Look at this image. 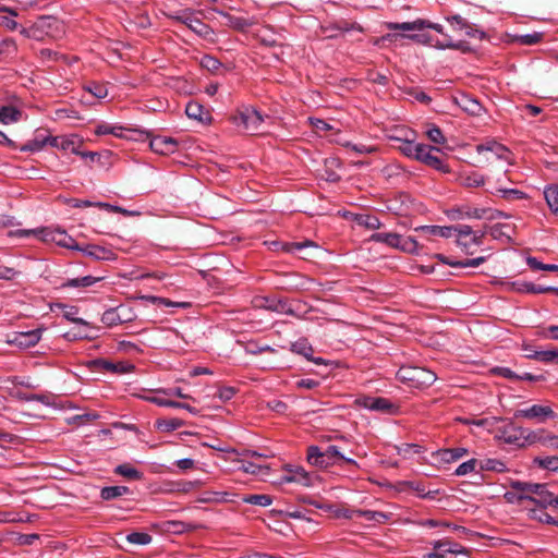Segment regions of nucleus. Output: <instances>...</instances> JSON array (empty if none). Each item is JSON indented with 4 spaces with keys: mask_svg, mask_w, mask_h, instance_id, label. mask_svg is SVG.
<instances>
[{
    "mask_svg": "<svg viewBox=\"0 0 558 558\" xmlns=\"http://www.w3.org/2000/svg\"><path fill=\"white\" fill-rule=\"evenodd\" d=\"M36 235L41 241L47 243H56L57 245L70 250H81V246L75 242V240L69 235L64 230L56 228H41V229H19L15 231H10V236H29Z\"/></svg>",
    "mask_w": 558,
    "mask_h": 558,
    "instance_id": "f257e3e1",
    "label": "nucleus"
},
{
    "mask_svg": "<svg viewBox=\"0 0 558 558\" xmlns=\"http://www.w3.org/2000/svg\"><path fill=\"white\" fill-rule=\"evenodd\" d=\"M397 378L402 383H408L415 388L428 387L436 380V375L423 367L402 366L397 372Z\"/></svg>",
    "mask_w": 558,
    "mask_h": 558,
    "instance_id": "f03ea898",
    "label": "nucleus"
},
{
    "mask_svg": "<svg viewBox=\"0 0 558 558\" xmlns=\"http://www.w3.org/2000/svg\"><path fill=\"white\" fill-rule=\"evenodd\" d=\"M404 37H407L417 44L430 46V47H434V48H437L440 50L453 49V50H460L462 52L471 51L470 46L465 41H463V40L454 41V40H452V38L450 36H445V38H442V39H435L429 34L416 33V34L404 35Z\"/></svg>",
    "mask_w": 558,
    "mask_h": 558,
    "instance_id": "7ed1b4c3",
    "label": "nucleus"
},
{
    "mask_svg": "<svg viewBox=\"0 0 558 558\" xmlns=\"http://www.w3.org/2000/svg\"><path fill=\"white\" fill-rule=\"evenodd\" d=\"M369 240L376 243H384L390 247L398 248L407 253H416L420 248V245L414 238H403L395 232L373 233Z\"/></svg>",
    "mask_w": 558,
    "mask_h": 558,
    "instance_id": "20e7f679",
    "label": "nucleus"
},
{
    "mask_svg": "<svg viewBox=\"0 0 558 558\" xmlns=\"http://www.w3.org/2000/svg\"><path fill=\"white\" fill-rule=\"evenodd\" d=\"M233 122L254 135L260 132L264 117L256 108L245 106L238 110V113L233 117Z\"/></svg>",
    "mask_w": 558,
    "mask_h": 558,
    "instance_id": "39448f33",
    "label": "nucleus"
},
{
    "mask_svg": "<svg viewBox=\"0 0 558 558\" xmlns=\"http://www.w3.org/2000/svg\"><path fill=\"white\" fill-rule=\"evenodd\" d=\"M169 17L185 24L192 32L201 37L207 38L213 34V29L207 24L197 19L194 15V11L191 9L173 12L169 15Z\"/></svg>",
    "mask_w": 558,
    "mask_h": 558,
    "instance_id": "423d86ee",
    "label": "nucleus"
},
{
    "mask_svg": "<svg viewBox=\"0 0 558 558\" xmlns=\"http://www.w3.org/2000/svg\"><path fill=\"white\" fill-rule=\"evenodd\" d=\"M386 27L390 31H403V32H422L425 28H432L436 31L437 33L442 35V38L445 36H448L444 33V26L438 23H432L430 21L417 19L412 22H403V23H393L388 22L385 24Z\"/></svg>",
    "mask_w": 558,
    "mask_h": 558,
    "instance_id": "0eeeda50",
    "label": "nucleus"
},
{
    "mask_svg": "<svg viewBox=\"0 0 558 558\" xmlns=\"http://www.w3.org/2000/svg\"><path fill=\"white\" fill-rule=\"evenodd\" d=\"M514 416L544 423L549 418H556L557 414L549 405L533 404L529 408L518 410Z\"/></svg>",
    "mask_w": 558,
    "mask_h": 558,
    "instance_id": "6e6552de",
    "label": "nucleus"
},
{
    "mask_svg": "<svg viewBox=\"0 0 558 558\" xmlns=\"http://www.w3.org/2000/svg\"><path fill=\"white\" fill-rule=\"evenodd\" d=\"M446 21L450 24L453 31L464 33L468 37L484 39L486 34L478 29L476 25L468 22L466 19L459 14L446 16Z\"/></svg>",
    "mask_w": 558,
    "mask_h": 558,
    "instance_id": "1a4fd4ad",
    "label": "nucleus"
},
{
    "mask_svg": "<svg viewBox=\"0 0 558 558\" xmlns=\"http://www.w3.org/2000/svg\"><path fill=\"white\" fill-rule=\"evenodd\" d=\"M423 150L420 151L417 160L423 162L424 165L438 170L444 173L450 172V169L447 165L444 163L442 159L436 155L440 153L439 148L423 144Z\"/></svg>",
    "mask_w": 558,
    "mask_h": 558,
    "instance_id": "9d476101",
    "label": "nucleus"
},
{
    "mask_svg": "<svg viewBox=\"0 0 558 558\" xmlns=\"http://www.w3.org/2000/svg\"><path fill=\"white\" fill-rule=\"evenodd\" d=\"M41 329L13 332L8 337L7 342L20 349H27L37 344L41 339Z\"/></svg>",
    "mask_w": 558,
    "mask_h": 558,
    "instance_id": "9b49d317",
    "label": "nucleus"
},
{
    "mask_svg": "<svg viewBox=\"0 0 558 558\" xmlns=\"http://www.w3.org/2000/svg\"><path fill=\"white\" fill-rule=\"evenodd\" d=\"M279 483H298L303 486H310L311 476L302 466L288 464L284 466L283 474L280 476Z\"/></svg>",
    "mask_w": 558,
    "mask_h": 558,
    "instance_id": "f8f14e48",
    "label": "nucleus"
},
{
    "mask_svg": "<svg viewBox=\"0 0 558 558\" xmlns=\"http://www.w3.org/2000/svg\"><path fill=\"white\" fill-rule=\"evenodd\" d=\"M526 428L515 426L511 423L500 427L497 432V438L509 445L522 446L523 434Z\"/></svg>",
    "mask_w": 558,
    "mask_h": 558,
    "instance_id": "ddd939ff",
    "label": "nucleus"
},
{
    "mask_svg": "<svg viewBox=\"0 0 558 558\" xmlns=\"http://www.w3.org/2000/svg\"><path fill=\"white\" fill-rule=\"evenodd\" d=\"M556 496L547 489L546 484H534L533 494L531 497V504H534L537 508L545 509L553 507Z\"/></svg>",
    "mask_w": 558,
    "mask_h": 558,
    "instance_id": "4468645a",
    "label": "nucleus"
},
{
    "mask_svg": "<svg viewBox=\"0 0 558 558\" xmlns=\"http://www.w3.org/2000/svg\"><path fill=\"white\" fill-rule=\"evenodd\" d=\"M149 146L157 154L169 155L177 151L178 141L172 137L155 136L150 140Z\"/></svg>",
    "mask_w": 558,
    "mask_h": 558,
    "instance_id": "2eb2a0df",
    "label": "nucleus"
},
{
    "mask_svg": "<svg viewBox=\"0 0 558 558\" xmlns=\"http://www.w3.org/2000/svg\"><path fill=\"white\" fill-rule=\"evenodd\" d=\"M433 547H434L435 551L427 554V556H426L427 558H445L446 553L457 555V554H462L464 551V548L461 545H459L457 543H452L448 539L436 541L433 544Z\"/></svg>",
    "mask_w": 558,
    "mask_h": 558,
    "instance_id": "dca6fc26",
    "label": "nucleus"
},
{
    "mask_svg": "<svg viewBox=\"0 0 558 558\" xmlns=\"http://www.w3.org/2000/svg\"><path fill=\"white\" fill-rule=\"evenodd\" d=\"M478 154L489 153L497 159L509 161L510 151L502 144L496 141H488L476 146Z\"/></svg>",
    "mask_w": 558,
    "mask_h": 558,
    "instance_id": "f3484780",
    "label": "nucleus"
},
{
    "mask_svg": "<svg viewBox=\"0 0 558 558\" xmlns=\"http://www.w3.org/2000/svg\"><path fill=\"white\" fill-rule=\"evenodd\" d=\"M307 462L320 469H327L330 465H337V461L325 457V450L317 446H310L307 449Z\"/></svg>",
    "mask_w": 558,
    "mask_h": 558,
    "instance_id": "a211bd4d",
    "label": "nucleus"
},
{
    "mask_svg": "<svg viewBox=\"0 0 558 558\" xmlns=\"http://www.w3.org/2000/svg\"><path fill=\"white\" fill-rule=\"evenodd\" d=\"M50 136L45 130H37L32 140L20 147L21 151L37 153L50 143Z\"/></svg>",
    "mask_w": 558,
    "mask_h": 558,
    "instance_id": "6ab92c4d",
    "label": "nucleus"
},
{
    "mask_svg": "<svg viewBox=\"0 0 558 558\" xmlns=\"http://www.w3.org/2000/svg\"><path fill=\"white\" fill-rule=\"evenodd\" d=\"M357 404L367 410L378 412H389L392 408L390 401L381 397H362L357 399Z\"/></svg>",
    "mask_w": 558,
    "mask_h": 558,
    "instance_id": "aec40b11",
    "label": "nucleus"
},
{
    "mask_svg": "<svg viewBox=\"0 0 558 558\" xmlns=\"http://www.w3.org/2000/svg\"><path fill=\"white\" fill-rule=\"evenodd\" d=\"M484 214L485 209H477L471 207L452 208L447 211V216L450 220H462L465 218L482 219Z\"/></svg>",
    "mask_w": 558,
    "mask_h": 558,
    "instance_id": "412c9836",
    "label": "nucleus"
},
{
    "mask_svg": "<svg viewBox=\"0 0 558 558\" xmlns=\"http://www.w3.org/2000/svg\"><path fill=\"white\" fill-rule=\"evenodd\" d=\"M75 136H50L49 146L61 150H71L73 154H81V150L75 146Z\"/></svg>",
    "mask_w": 558,
    "mask_h": 558,
    "instance_id": "4be33fe9",
    "label": "nucleus"
},
{
    "mask_svg": "<svg viewBox=\"0 0 558 558\" xmlns=\"http://www.w3.org/2000/svg\"><path fill=\"white\" fill-rule=\"evenodd\" d=\"M468 449L463 447L440 449L436 452V457L440 462L452 463L468 454Z\"/></svg>",
    "mask_w": 558,
    "mask_h": 558,
    "instance_id": "5701e85b",
    "label": "nucleus"
},
{
    "mask_svg": "<svg viewBox=\"0 0 558 558\" xmlns=\"http://www.w3.org/2000/svg\"><path fill=\"white\" fill-rule=\"evenodd\" d=\"M86 256H90L98 260H110L113 258V252L100 245H86L80 250Z\"/></svg>",
    "mask_w": 558,
    "mask_h": 558,
    "instance_id": "b1692460",
    "label": "nucleus"
},
{
    "mask_svg": "<svg viewBox=\"0 0 558 558\" xmlns=\"http://www.w3.org/2000/svg\"><path fill=\"white\" fill-rule=\"evenodd\" d=\"M458 180L464 187H478L485 183V177L476 171L462 172Z\"/></svg>",
    "mask_w": 558,
    "mask_h": 558,
    "instance_id": "393cba45",
    "label": "nucleus"
},
{
    "mask_svg": "<svg viewBox=\"0 0 558 558\" xmlns=\"http://www.w3.org/2000/svg\"><path fill=\"white\" fill-rule=\"evenodd\" d=\"M535 483L513 481L510 484V488L517 489L515 494H519L521 501L530 502L533 494V487Z\"/></svg>",
    "mask_w": 558,
    "mask_h": 558,
    "instance_id": "a878e982",
    "label": "nucleus"
},
{
    "mask_svg": "<svg viewBox=\"0 0 558 558\" xmlns=\"http://www.w3.org/2000/svg\"><path fill=\"white\" fill-rule=\"evenodd\" d=\"M120 310H122V307L107 310L101 316L102 324L107 327H113L129 320L130 318L123 317L120 314Z\"/></svg>",
    "mask_w": 558,
    "mask_h": 558,
    "instance_id": "bb28decb",
    "label": "nucleus"
},
{
    "mask_svg": "<svg viewBox=\"0 0 558 558\" xmlns=\"http://www.w3.org/2000/svg\"><path fill=\"white\" fill-rule=\"evenodd\" d=\"M423 143H415L412 140H404L401 141L399 145V150L407 157L417 160L420 151L423 150L422 148Z\"/></svg>",
    "mask_w": 558,
    "mask_h": 558,
    "instance_id": "cd10ccee",
    "label": "nucleus"
},
{
    "mask_svg": "<svg viewBox=\"0 0 558 558\" xmlns=\"http://www.w3.org/2000/svg\"><path fill=\"white\" fill-rule=\"evenodd\" d=\"M22 117V111L13 106H3L0 108V122L11 124L17 122Z\"/></svg>",
    "mask_w": 558,
    "mask_h": 558,
    "instance_id": "c85d7f7f",
    "label": "nucleus"
},
{
    "mask_svg": "<svg viewBox=\"0 0 558 558\" xmlns=\"http://www.w3.org/2000/svg\"><path fill=\"white\" fill-rule=\"evenodd\" d=\"M184 425V421L178 417L158 418L155 422V427L160 432H173Z\"/></svg>",
    "mask_w": 558,
    "mask_h": 558,
    "instance_id": "c756f323",
    "label": "nucleus"
},
{
    "mask_svg": "<svg viewBox=\"0 0 558 558\" xmlns=\"http://www.w3.org/2000/svg\"><path fill=\"white\" fill-rule=\"evenodd\" d=\"M101 280L100 277L84 276L80 278L68 279L62 283V288H86Z\"/></svg>",
    "mask_w": 558,
    "mask_h": 558,
    "instance_id": "7c9ffc66",
    "label": "nucleus"
},
{
    "mask_svg": "<svg viewBox=\"0 0 558 558\" xmlns=\"http://www.w3.org/2000/svg\"><path fill=\"white\" fill-rule=\"evenodd\" d=\"M291 351L303 355L306 360H312V354L314 352L312 344L306 338H300L295 342H292Z\"/></svg>",
    "mask_w": 558,
    "mask_h": 558,
    "instance_id": "2f4dec72",
    "label": "nucleus"
},
{
    "mask_svg": "<svg viewBox=\"0 0 558 558\" xmlns=\"http://www.w3.org/2000/svg\"><path fill=\"white\" fill-rule=\"evenodd\" d=\"M325 457L327 458H331L332 460H336L337 461V465L340 464V462H345L348 464H351L355 468H359V464L355 460L351 459V458H347L344 457L340 450H339V447L335 446V445H329L327 446V448L325 449Z\"/></svg>",
    "mask_w": 558,
    "mask_h": 558,
    "instance_id": "473e14b6",
    "label": "nucleus"
},
{
    "mask_svg": "<svg viewBox=\"0 0 558 558\" xmlns=\"http://www.w3.org/2000/svg\"><path fill=\"white\" fill-rule=\"evenodd\" d=\"M17 47L12 38L0 39V61H5L16 54Z\"/></svg>",
    "mask_w": 558,
    "mask_h": 558,
    "instance_id": "72a5a7b5",
    "label": "nucleus"
},
{
    "mask_svg": "<svg viewBox=\"0 0 558 558\" xmlns=\"http://www.w3.org/2000/svg\"><path fill=\"white\" fill-rule=\"evenodd\" d=\"M114 473L133 481H138L143 477V473L129 463H123L116 466Z\"/></svg>",
    "mask_w": 558,
    "mask_h": 558,
    "instance_id": "f704fd0d",
    "label": "nucleus"
},
{
    "mask_svg": "<svg viewBox=\"0 0 558 558\" xmlns=\"http://www.w3.org/2000/svg\"><path fill=\"white\" fill-rule=\"evenodd\" d=\"M544 196L551 213L558 216V184L546 187Z\"/></svg>",
    "mask_w": 558,
    "mask_h": 558,
    "instance_id": "c9c22d12",
    "label": "nucleus"
},
{
    "mask_svg": "<svg viewBox=\"0 0 558 558\" xmlns=\"http://www.w3.org/2000/svg\"><path fill=\"white\" fill-rule=\"evenodd\" d=\"M129 493L130 489L126 486H107L101 489L100 497L104 500H112Z\"/></svg>",
    "mask_w": 558,
    "mask_h": 558,
    "instance_id": "e433bc0d",
    "label": "nucleus"
},
{
    "mask_svg": "<svg viewBox=\"0 0 558 558\" xmlns=\"http://www.w3.org/2000/svg\"><path fill=\"white\" fill-rule=\"evenodd\" d=\"M458 105L463 110H465L466 112H469L471 114H478L482 110L481 104L468 95H462L460 97V99L458 100Z\"/></svg>",
    "mask_w": 558,
    "mask_h": 558,
    "instance_id": "4c0bfd02",
    "label": "nucleus"
},
{
    "mask_svg": "<svg viewBox=\"0 0 558 558\" xmlns=\"http://www.w3.org/2000/svg\"><path fill=\"white\" fill-rule=\"evenodd\" d=\"M480 461V471H495V472H505L507 470L506 464L497 459H485Z\"/></svg>",
    "mask_w": 558,
    "mask_h": 558,
    "instance_id": "58836bf2",
    "label": "nucleus"
},
{
    "mask_svg": "<svg viewBox=\"0 0 558 558\" xmlns=\"http://www.w3.org/2000/svg\"><path fill=\"white\" fill-rule=\"evenodd\" d=\"M100 363L106 371H110L112 373H118V374H128L134 369V366L129 363H122V362L121 363H111V362L104 361V360L100 361Z\"/></svg>",
    "mask_w": 558,
    "mask_h": 558,
    "instance_id": "ea45409f",
    "label": "nucleus"
},
{
    "mask_svg": "<svg viewBox=\"0 0 558 558\" xmlns=\"http://www.w3.org/2000/svg\"><path fill=\"white\" fill-rule=\"evenodd\" d=\"M533 462L542 469L558 471V456L536 457Z\"/></svg>",
    "mask_w": 558,
    "mask_h": 558,
    "instance_id": "a19ab883",
    "label": "nucleus"
},
{
    "mask_svg": "<svg viewBox=\"0 0 558 558\" xmlns=\"http://www.w3.org/2000/svg\"><path fill=\"white\" fill-rule=\"evenodd\" d=\"M185 113L190 119L204 121V107L197 101H190L185 107Z\"/></svg>",
    "mask_w": 558,
    "mask_h": 558,
    "instance_id": "79ce46f5",
    "label": "nucleus"
},
{
    "mask_svg": "<svg viewBox=\"0 0 558 558\" xmlns=\"http://www.w3.org/2000/svg\"><path fill=\"white\" fill-rule=\"evenodd\" d=\"M473 472H480V461L476 459H470L463 463H461L457 469L454 474L458 476H464Z\"/></svg>",
    "mask_w": 558,
    "mask_h": 558,
    "instance_id": "37998d69",
    "label": "nucleus"
},
{
    "mask_svg": "<svg viewBox=\"0 0 558 558\" xmlns=\"http://www.w3.org/2000/svg\"><path fill=\"white\" fill-rule=\"evenodd\" d=\"M355 221L359 226L371 230L379 229L381 226L380 220L374 215H357Z\"/></svg>",
    "mask_w": 558,
    "mask_h": 558,
    "instance_id": "c03bdc74",
    "label": "nucleus"
},
{
    "mask_svg": "<svg viewBox=\"0 0 558 558\" xmlns=\"http://www.w3.org/2000/svg\"><path fill=\"white\" fill-rule=\"evenodd\" d=\"M243 502L260 506V507H268L272 504V498L269 495H246L242 498Z\"/></svg>",
    "mask_w": 558,
    "mask_h": 558,
    "instance_id": "a18cd8bd",
    "label": "nucleus"
},
{
    "mask_svg": "<svg viewBox=\"0 0 558 558\" xmlns=\"http://www.w3.org/2000/svg\"><path fill=\"white\" fill-rule=\"evenodd\" d=\"M84 89L97 99H104L108 96V89L106 85L101 83L92 82L88 85H86Z\"/></svg>",
    "mask_w": 558,
    "mask_h": 558,
    "instance_id": "49530a36",
    "label": "nucleus"
},
{
    "mask_svg": "<svg viewBox=\"0 0 558 558\" xmlns=\"http://www.w3.org/2000/svg\"><path fill=\"white\" fill-rule=\"evenodd\" d=\"M529 359L542 361L545 363H549L558 359V351L547 350V351H534L526 355Z\"/></svg>",
    "mask_w": 558,
    "mask_h": 558,
    "instance_id": "de8ad7c7",
    "label": "nucleus"
},
{
    "mask_svg": "<svg viewBox=\"0 0 558 558\" xmlns=\"http://www.w3.org/2000/svg\"><path fill=\"white\" fill-rule=\"evenodd\" d=\"M518 290L524 291V292H530V293H535V294H542V293L556 291V289L553 287H543V286L534 284L531 282L520 283L518 287Z\"/></svg>",
    "mask_w": 558,
    "mask_h": 558,
    "instance_id": "09e8293b",
    "label": "nucleus"
},
{
    "mask_svg": "<svg viewBox=\"0 0 558 558\" xmlns=\"http://www.w3.org/2000/svg\"><path fill=\"white\" fill-rule=\"evenodd\" d=\"M543 430H544V428H539L536 430L526 429V433L522 435L523 438H522L521 447H524L526 445H534V444L541 445L542 437H543Z\"/></svg>",
    "mask_w": 558,
    "mask_h": 558,
    "instance_id": "8fccbe9b",
    "label": "nucleus"
},
{
    "mask_svg": "<svg viewBox=\"0 0 558 558\" xmlns=\"http://www.w3.org/2000/svg\"><path fill=\"white\" fill-rule=\"evenodd\" d=\"M151 539L153 537L145 532H133L126 535V541L135 545H147Z\"/></svg>",
    "mask_w": 558,
    "mask_h": 558,
    "instance_id": "3c124183",
    "label": "nucleus"
},
{
    "mask_svg": "<svg viewBox=\"0 0 558 558\" xmlns=\"http://www.w3.org/2000/svg\"><path fill=\"white\" fill-rule=\"evenodd\" d=\"M344 147L350 148L354 153L359 155H367L373 154L377 150L375 146L364 145V144H353L351 142H345L342 144Z\"/></svg>",
    "mask_w": 558,
    "mask_h": 558,
    "instance_id": "603ef678",
    "label": "nucleus"
},
{
    "mask_svg": "<svg viewBox=\"0 0 558 558\" xmlns=\"http://www.w3.org/2000/svg\"><path fill=\"white\" fill-rule=\"evenodd\" d=\"M541 445L548 449L558 450V435L544 429Z\"/></svg>",
    "mask_w": 558,
    "mask_h": 558,
    "instance_id": "864d4df0",
    "label": "nucleus"
},
{
    "mask_svg": "<svg viewBox=\"0 0 558 558\" xmlns=\"http://www.w3.org/2000/svg\"><path fill=\"white\" fill-rule=\"evenodd\" d=\"M497 192L500 193L505 199H522L525 197V193L515 189L498 187Z\"/></svg>",
    "mask_w": 558,
    "mask_h": 558,
    "instance_id": "5fc2aeb1",
    "label": "nucleus"
},
{
    "mask_svg": "<svg viewBox=\"0 0 558 558\" xmlns=\"http://www.w3.org/2000/svg\"><path fill=\"white\" fill-rule=\"evenodd\" d=\"M454 235L458 238L457 242L459 245L468 246L466 242H462V238L471 236L473 230L468 225L454 226Z\"/></svg>",
    "mask_w": 558,
    "mask_h": 558,
    "instance_id": "6e6d98bb",
    "label": "nucleus"
},
{
    "mask_svg": "<svg viewBox=\"0 0 558 558\" xmlns=\"http://www.w3.org/2000/svg\"><path fill=\"white\" fill-rule=\"evenodd\" d=\"M201 64L203 68L213 73L217 72L221 66V62L217 58L211 56H204L202 58Z\"/></svg>",
    "mask_w": 558,
    "mask_h": 558,
    "instance_id": "4d7b16f0",
    "label": "nucleus"
},
{
    "mask_svg": "<svg viewBox=\"0 0 558 558\" xmlns=\"http://www.w3.org/2000/svg\"><path fill=\"white\" fill-rule=\"evenodd\" d=\"M77 308L75 306H69L65 308V311L63 312V317L69 320V322H72V323H75V324H78V325H84L86 326L87 325V322L84 320L83 318H78L76 317V314H77Z\"/></svg>",
    "mask_w": 558,
    "mask_h": 558,
    "instance_id": "13d9d810",
    "label": "nucleus"
},
{
    "mask_svg": "<svg viewBox=\"0 0 558 558\" xmlns=\"http://www.w3.org/2000/svg\"><path fill=\"white\" fill-rule=\"evenodd\" d=\"M427 137L435 144H444L446 142V137L444 136L441 130L438 126H432L426 131Z\"/></svg>",
    "mask_w": 558,
    "mask_h": 558,
    "instance_id": "bf43d9fd",
    "label": "nucleus"
},
{
    "mask_svg": "<svg viewBox=\"0 0 558 558\" xmlns=\"http://www.w3.org/2000/svg\"><path fill=\"white\" fill-rule=\"evenodd\" d=\"M525 508L529 509L532 512V517L537 519L538 521L558 525V521L554 520L548 513L544 512L541 508L539 514H537L536 508H529V506H525Z\"/></svg>",
    "mask_w": 558,
    "mask_h": 558,
    "instance_id": "052dcab7",
    "label": "nucleus"
},
{
    "mask_svg": "<svg viewBox=\"0 0 558 558\" xmlns=\"http://www.w3.org/2000/svg\"><path fill=\"white\" fill-rule=\"evenodd\" d=\"M121 128H118V126H111L109 124H106V123H102V124H99L97 128H96V131L95 133L97 135H106V134H113L116 136H121Z\"/></svg>",
    "mask_w": 558,
    "mask_h": 558,
    "instance_id": "680f3d73",
    "label": "nucleus"
},
{
    "mask_svg": "<svg viewBox=\"0 0 558 558\" xmlns=\"http://www.w3.org/2000/svg\"><path fill=\"white\" fill-rule=\"evenodd\" d=\"M225 16L228 19V24L235 29H244L250 26V23L242 17L232 16L229 14H225Z\"/></svg>",
    "mask_w": 558,
    "mask_h": 558,
    "instance_id": "e2e57ef3",
    "label": "nucleus"
},
{
    "mask_svg": "<svg viewBox=\"0 0 558 558\" xmlns=\"http://www.w3.org/2000/svg\"><path fill=\"white\" fill-rule=\"evenodd\" d=\"M333 28L339 32L357 31L363 32V27L357 23H348L345 21L339 22L333 25Z\"/></svg>",
    "mask_w": 558,
    "mask_h": 558,
    "instance_id": "0e129e2a",
    "label": "nucleus"
},
{
    "mask_svg": "<svg viewBox=\"0 0 558 558\" xmlns=\"http://www.w3.org/2000/svg\"><path fill=\"white\" fill-rule=\"evenodd\" d=\"M485 260H486L485 256H480L476 258H466L463 260H458L456 265H460V268L477 267V266L482 265L483 263H485Z\"/></svg>",
    "mask_w": 558,
    "mask_h": 558,
    "instance_id": "69168bd1",
    "label": "nucleus"
},
{
    "mask_svg": "<svg viewBox=\"0 0 558 558\" xmlns=\"http://www.w3.org/2000/svg\"><path fill=\"white\" fill-rule=\"evenodd\" d=\"M241 469L248 474H258L263 470L268 471V466H262L254 462H243Z\"/></svg>",
    "mask_w": 558,
    "mask_h": 558,
    "instance_id": "338daca9",
    "label": "nucleus"
},
{
    "mask_svg": "<svg viewBox=\"0 0 558 558\" xmlns=\"http://www.w3.org/2000/svg\"><path fill=\"white\" fill-rule=\"evenodd\" d=\"M236 390L233 388V387H222L218 390L217 392V397L226 402V401H229L230 399L233 398V396L235 395Z\"/></svg>",
    "mask_w": 558,
    "mask_h": 558,
    "instance_id": "774afa93",
    "label": "nucleus"
}]
</instances>
